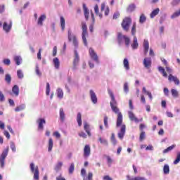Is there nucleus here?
<instances>
[{
  "mask_svg": "<svg viewBox=\"0 0 180 180\" xmlns=\"http://www.w3.org/2000/svg\"><path fill=\"white\" fill-rule=\"evenodd\" d=\"M68 40L69 41H72L73 45L76 49H78V40L77 39V37L71 34V31H68Z\"/></svg>",
  "mask_w": 180,
  "mask_h": 180,
  "instance_id": "7",
  "label": "nucleus"
},
{
  "mask_svg": "<svg viewBox=\"0 0 180 180\" xmlns=\"http://www.w3.org/2000/svg\"><path fill=\"white\" fill-rule=\"evenodd\" d=\"M98 141H100V143L104 146H108V141L106 139H103L101 137H100L98 139Z\"/></svg>",
  "mask_w": 180,
  "mask_h": 180,
  "instance_id": "47",
  "label": "nucleus"
},
{
  "mask_svg": "<svg viewBox=\"0 0 180 180\" xmlns=\"http://www.w3.org/2000/svg\"><path fill=\"white\" fill-rule=\"evenodd\" d=\"M136 9L135 4H130L128 8H127V12H133Z\"/></svg>",
  "mask_w": 180,
  "mask_h": 180,
  "instance_id": "35",
  "label": "nucleus"
},
{
  "mask_svg": "<svg viewBox=\"0 0 180 180\" xmlns=\"http://www.w3.org/2000/svg\"><path fill=\"white\" fill-rule=\"evenodd\" d=\"M129 118L131 122H135V123H139V118L134 115V113L131 111L128 112Z\"/></svg>",
  "mask_w": 180,
  "mask_h": 180,
  "instance_id": "16",
  "label": "nucleus"
},
{
  "mask_svg": "<svg viewBox=\"0 0 180 180\" xmlns=\"http://www.w3.org/2000/svg\"><path fill=\"white\" fill-rule=\"evenodd\" d=\"M9 153V146H8L0 155V164L1 168L5 166V159L8 157V153Z\"/></svg>",
  "mask_w": 180,
  "mask_h": 180,
  "instance_id": "5",
  "label": "nucleus"
},
{
  "mask_svg": "<svg viewBox=\"0 0 180 180\" xmlns=\"http://www.w3.org/2000/svg\"><path fill=\"white\" fill-rule=\"evenodd\" d=\"M150 49V43L148 42V40L144 39L143 41V53L145 56L147 55L148 53V50Z\"/></svg>",
  "mask_w": 180,
  "mask_h": 180,
  "instance_id": "15",
  "label": "nucleus"
},
{
  "mask_svg": "<svg viewBox=\"0 0 180 180\" xmlns=\"http://www.w3.org/2000/svg\"><path fill=\"white\" fill-rule=\"evenodd\" d=\"M84 11V18L86 20H88L89 19V11L88 10V8L85 6V4L83 5Z\"/></svg>",
  "mask_w": 180,
  "mask_h": 180,
  "instance_id": "27",
  "label": "nucleus"
},
{
  "mask_svg": "<svg viewBox=\"0 0 180 180\" xmlns=\"http://www.w3.org/2000/svg\"><path fill=\"white\" fill-rule=\"evenodd\" d=\"M46 18L47 17L44 14L40 15L39 18H38L37 25L39 26H43V22H44V20H46Z\"/></svg>",
  "mask_w": 180,
  "mask_h": 180,
  "instance_id": "21",
  "label": "nucleus"
},
{
  "mask_svg": "<svg viewBox=\"0 0 180 180\" xmlns=\"http://www.w3.org/2000/svg\"><path fill=\"white\" fill-rule=\"evenodd\" d=\"M163 172L165 175H168L169 174V165H165L163 167Z\"/></svg>",
  "mask_w": 180,
  "mask_h": 180,
  "instance_id": "33",
  "label": "nucleus"
},
{
  "mask_svg": "<svg viewBox=\"0 0 180 180\" xmlns=\"http://www.w3.org/2000/svg\"><path fill=\"white\" fill-rule=\"evenodd\" d=\"M158 71H160L161 74H162L163 77H165V78L168 77V75H167V72H165V69H164V68H162V66H160L158 68Z\"/></svg>",
  "mask_w": 180,
  "mask_h": 180,
  "instance_id": "32",
  "label": "nucleus"
},
{
  "mask_svg": "<svg viewBox=\"0 0 180 180\" xmlns=\"http://www.w3.org/2000/svg\"><path fill=\"white\" fill-rule=\"evenodd\" d=\"M84 157L88 158L91 155V146L89 145H85L84 148Z\"/></svg>",
  "mask_w": 180,
  "mask_h": 180,
  "instance_id": "11",
  "label": "nucleus"
},
{
  "mask_svg": "<svg viewBox=\"0 0 180 180\" xmlns=\"http://www.w3.org/2000/svg\"><path fill=\"white\" fill-rule=\"evenodd\" d=\"M127 180H147L144 177L141 176H136L134 178H130V176H127Z\"/></svg>",
  "mask_w": 180,
  "mask_h": 180,
  "instance_id": "34",
  "label": "nucleus"
},
{
  "mask_svg": "<svg viewBox=\"0 0 180 180\" xmlns=\"http://www.w3.org/2000/svg\"><path fill=\"white\" fill-rule=\"evenodd\" d=\"M168 79L169 82H174L175 85H179L180 82L176 76H174L172 75H169Z\"/></svg>",
  "mask_w": 180,
  "mask_h": 180,
  "instance_id": "12",
  "label": "nucleus"
},
{
  "mask_svg": "<svg viewBox=\"0 0 180 180\" xmlns=\"http://www.w3.org/2000/svg\"><path fill=\"white\" fill-rule=\"evenodd\" d=\"M110 141H111L112 144H113V146H116L117 144V141L116 140V138L115 137V134H112Z\"/></svg>",
  "mask_w": 180,
  "mask_h": 180,
  "instance_id": "39",
  "label": "nucleus"
},
{
  "mask_svg": "<svg viewBox=\"0 0 180 180\" xmlns=\"http://www.w3.org/2000/svg\"><path fill=\"white\" fill-rule=\"evenodd\" d=\"M78 63H79V56H78V52L77 50L75 51V58L73 60V70H77V66L78 65Z\"/></svg>",
  "mask_w": 180,
  "mask_h": 180,
  "instance_id": "10",
  "label": "nucleus"
},
{
  "mask_svg": "<svg viewBox=\"0 0 180 180\" xmlns=\"http://www.w3.org/2000/svg\"><path fill=\"white\" fill-rule=\"evenodd\" d=\"M90 96L93 103H98V98L96 97V94H95V92H94V90H90Z\"/></svg>",
  "mask_w": 180,
  "mask_h": 180,
  "instance_id": "20",
  "label": "nucleus"
},
{
  "mask_svg": "<svg viewBox=\"0 0 180 180\" xmlns=\"http://www.w3.org/2000/svg\"><path fill=\"white\" fill-rule=\"evenodd\" d=\"M94 12L96 15H98V13H99V6H98V4H96L94 6Z\"/></svg>",
  "mask_w": 180,
  "mask_h": 180,
  "instance_id": "55",
  "label": "nucleus"
},
{
  "mask_svg": "<svg viewBox=\"0 0 180 180\" xmlns=\"http://www.w3.org/2000/svg\"><path fill=\"white\" fill-rule=\"evenodd\" d=\"M3 29L6 33H8L12 29V22H10L9 25L7 22H4Z\"/></svg>",
  "mask_w": 180,
  "mask_h": 180,
  "instance_id": "19",
  "label": "nucleus"
},
{
  "mask_svg": "<svg viewBox=\"0 0 180 180\" xmlns=\"http://www.w3.org/2000/svg\"><path fill=\"white\" fill-rule=\"evenodd\" d=\"M123 64L125 70H130V65L129 64V60H127V58L124 59Z\"/></svg>",
  "mask_w": 180,
  "mask_h": 180,
  "instance_id": "30",
  "label": "nucleus"
},
{
  "mask_svg": "<svg viewBox=\"0 0 180 180\" xmlns=\"http://www.w3.org/2000/svg\"><path fill=\"white\" fill-rule=\"evenodd\" d=\"M25 109V107L20 105L15 108V112H20V110H23Z\"/></svg>",
  "mask_w": 180,
  "mask_h": 180,
  "instance_id": "54",
  "label": "nucleus"
},
{
  "mask_svg": "<svg viewBox=\"0 0 180 180\" xmlns=\"http://www.w3.org/2000/svg\"><path fill=\"white\" fill-rule=\"evenodd\" d=\"M175 147H176V145H172L169 146L167 148L163 150V154H167V153H169V151H172V150H174Z\"/></svg>",
  "mask_w": 180,
  "mask_h": 180,
  "instance_id": "28",
  "label": "nucleus"
},
{
  "mask_svg": "<svg viewBox=\"0 0 180 180\" xmlns=\"http://www.w3.org/2000/svg\"><path fill=\"white\" fill-rule=\"evenodd\" d=\"M12 92L15 96H19V86L14 85L12 88Z\"/></svg>",
  "mask_w": 180,
  "mask_h": 180,
  "instance_id": "22",
  "label": "nucleus"
},
{
  "mask_svg": "<svg viewBox=\"0 0 180 180\" xmlns=\"http://www.w3.org/2000/svg\"><path fill=\"white\" fill-rule=\"evenodd\" d=\"M59 116L61 122L65 120V113L64 112V109L60 108Z\"/></svg>",
  "mask_w": 180,
  "mask_h": 180,
  "instance_id": "24",
  "label": "nucleus"
},
{
  "mask_svg": "<svg viewBox=\"0 0 180 180\" xmlns=\"http://www.w3.org/2000/svg\"><path fill=\"white\" fill-rule=\"evenodd\" d=\"M147 20V18L146 17V15L141 14L140 18H139V22L140 23H144Z\"/></svg>",
  "mask_w": 180,
  "mask_h": 180,
  "instance_id": "42",
  "label": "nucleus"
},
{
  "mask_svg": "<svg viewBox=\"0 0 180 180\" xmlns=\"http://www.w3.org/2000/svg\"><path fill=\"white\" fill-rule=\"evenodd\" d=\"M89 53L91 60H94V61H96V63H99V58L98 57V54L96 53V52H95V50H94V49L90 48Z\"/></svg>",
  "mask_w": 180,
  "mask_h": 180,
  "instance_id": "8",
  "label": "nucleus"
},
{
  "mask_svg": "<svg viewBox=\"0 0 180 180\" xmlns=\"http://www.w3.org/2000/svg\"><path fill=\"white\" fill-rule=\"evenodd\" d=\"M129 106L131 110H133V109H134V107L133 106V101L129 100Z\"/></svg>",
  "mask_w": 180,
  "mask_h": 180,
  "instance_id": "61",
  "label": "nucleus"
},
{
  "mask_svg": "<svg viewBox=\"0 0 180 180\" xmlns=\"http://www.w3.org/2000/svg\"><path fill=\"white\" fill-rule=\"evenodd\" d=\"M77 122L78 123V126L81 127L82 126V115H81V112L77 113Z\"/></svg>",
  "mask_w": 180,
  "mask_h": 180,
  "instance_id": "25",
  "label": "nucleus"
},
{
  "mask_svg": "<svg viewBox=\"0 0 180 180\" xmlns=\"http://www.w3.org/2000/svg\"><path fill=\"white\" fill-rule=\"evenodd\" d=\"M143 65L145 68H150L151 67V58H145L143 59Z\"/></svg>",
  "mask_w": 180,
  "mask_h": 180,
  "instance_id": "18",
  "label": "nucleus"
},
{
  "mask_svg": "<svg viewBox=\"0 0 180 180\" xmlns=\"http://www.w3.org/2000/svg\"><path fill=\"white\" fill-rule=\"evenodd\" d=\"M94 178V174L92 172H89L86 177H84L83 180H93Z\"/></svg>",
  "mask_w": 180,
  "mask_h": 180,
  "instance_id": "40",
  "label": "nucleus"
},
{
  "mask_svg": "<svg viewBox=\"0 0 180 180\" xmlns=\"http://www.w3.org/2000/svg\"><path fill=\"white\" fill-rule=\"evenodd\" d=\"M5 81L6 82H8V84H11V81H12V77H11V75H6Z\"/></svg>",
  "mask_w": 180,
  "mask_h": 180,
  "instance_id": "48",
  "label": "nucleus"
},
{
  "mask_svg": "<svg viewBox=\"0 0 180 180\" xmlns=\"http://www.w3.org/2000/svg\"><path fill=\"white\" fill-rule=\"evenodd\" d=\"M11 148L13 153H16V146H15V143L11 142Z\"/></svg>",
  "mask_w": 180,
  "mask_h": 180,
  "instance_id": "51",
  "label": "nucleus"
},
{
  "mask_svg": "<svg viewBox=\"0 0 180 180\" xmlns=\"http://www.w3.org/2000/svg\"><path fill=\"white\" fill-rule=\"evenodd\" d=\"M17 75L18 78H20V79H22V78H23V72H22V70H18L17 71Z\"/></svg>",
  "mask_w": 180,
  "mask_h": 180,
  "instance_id": "50",
  "label": "nucleus"
},
{
  "mask_svg": "<svg viewBox=\"0 0 180 180\" xmlns=\"http://www.w3.org/2000/svg\"><path fill=\"white\" fill-rule=\"evenodd\" d=\"M131 47L133 50L139 49V42H137V37L136 36L134 37V41L133 44H131Z\"/></svg>",
  "mask_w": 180,
  "mask_h": 180,
  "instance_id": "23",
  "label": "nucleus"
},
{
  "mask_svg": "<svg viewBox=\"0 0 180 180\" xmlns=\"http://www.w3.org/2000/svg\"><path fill=\"white\" fill-rule=\"evenodd\" d=\"M5 101V96L2 93V91H0V102H4Z\"/></svg>",
  "mask_w": 180,
  "mask_h": 180,
  "instance_id": "57",
  "label": "nucleus"
},
{
  "mask_svg": "<svg viewBox=\"0 0 180 180\" xmlns=\"http://www.w3.org/2000/svg\"><path fill=\"white\" fill-rule=\"evenodd\" d=\"M124 92H129V85L127 84V83H125L124 84Z\"/></svg>",
  "mask_w": 180,
  "mask_h": 180,
  "instance_id": "63",
  "label": "nucleus"
},
{
  "mask_svg": "<svg viewBox=\"0 0 180 180\" xmlns=\"http://www.w3.org/2000/svg\"><path fill=\"white\" fill-rule=\"evenodd\" d=\"M14 61H15L16 65H20V61H22V58L19 56L14 58Z\"/></svg>",
  "mask_w": 180,
  "mask_h": 180,
  "instance_id": "41",
  "label": "nucleus"
},
{
  "mask_svg": "<svg viewBox=\"0 0 180 180\" xmlns=\"http://www.w3.org/2000/svg\"><path fill=\"white\" fill-rule=\"evenodd\" d=\"M130 25H131V18L127 17L122 20L121 26L125 32H127L130 29Z\"/></svg>",
  "mask_w": 180,
  "mask_h": 180,
  "instance_id": "4",
  "label": "nucleus"
},
{
  "mask_svg": "<svg viewBox=\"0 0 180 180\" xmlns=\"http://www.w3.org/2000/svg\"><path fill=\"white\" fill-rule=\"evenodd\" d=\"M53 139L50 138L49 140V148H48V151H51V150H53Z\"/></svg>",
  "mask_w": 180,
  "mask_h": 180,
  "instance_id": "36",
  "label": "nucleus"
},
{
  "mask_svg": "<svg viewBox=\"0 0 180 180\" xmlns=\"http://www.w3.org/2000/svg\"><path fill=\"white\" fill-rule=\"evenodd\" d=\"M126 133V125L122 124L121 126L120 131L118 133V137L120 140H123V137H124V134Z\"/></svg>",
  "mask_w": 180,
  "mask_h": 180,
  "instance_id": "13",
  "label": "nucleus"
},
{
  "mask_svg": "<svg viewBox=\"0 0 180 180\" xmlns=\"http://www.w3.org/2000/svg\"><path fill=\"white\" fill-rule=\"evenodd\" d=\"M108 92L111 98V101L110 102L111 109L112 112L115 113V115H117L116 126L117 127H120V126H122V124L123 123V115H122V112H120V110L117 107V101H116V98H115V94H113L112 90L108 89Z\"/></svg>",
  "mask_w": 180,
  "mask_h": 180,
  "instance_id": "1",
  "label": "nucleus"
},
{
  "mask_svg": "<svg viewBox=\"0 0 180 180\" xmlns=\"http://www.w3.org/2000/svg\"><path fill=\"white\" fill-rule=\"evenodd\" d=\"M84 129L89 136V137H91L92 134H91V126L88 122H84Z\"/></svg>",
  "mask_w": 180,
  "mask_h": 180,
  "instance_id": "17",
  "label": "nucleus"
},
{
  "mask_svg": "<svg viewBox=\"0 0 180 180\" xmlns=\"http://www.w3.org/2000/svg\"><path fill=\"white\" fill-rule=\"evenodd\" d=\"M53 135L56 137V139H60L61 135L58 133V131L53 132Z\"/></svg>",
  "mask_w": 180,
  "mask_h": 180,
  "instance_id": "59",
  "label": "nucleus"
},
{
  "mask_svg": "<svg viewBox=\"0 0 180 180\" xmlns=\"http://www.w3.org/2000/svg\"><path fill=\"white\" fill-rule=\"evenodd\" d=\"M53 64L55 65V68H60V60H58V58H53Z\"/></svg>",
  "mask_w": 180,
  "mask_h": 180,
  "instance_id": "37",
  "label": "nucleus"
},
{
  "mask_svg": "<svg viewBox=\"0 0 180 180\" xmlns=\"http://www.w3.org/2000/svg\"><path fill=\"white\" fill-rule=\"evenodd\" d=\"M57 96L60 99H63V98L64 97V92H63V89H57Z\"/></svg>",
  "mask_w": 180,
  "mask_h": 180,
  "instance_id": "31",
  "label": "nucleus"
},
{
  "mask_svg": "<svg viewBox=\"0 0 180 180\" xmlns=\"http://www.w3.org/2000/svg\"><path fill=\"white\" fill-rule=\"evenodd\" d=\"M101 12H103L104 11V15L105 16L109 15V13L110 12V9L109 8V6H106V4L102 3L101 5Z\"/></svg>",
  "mask_w": 180,
  "mask_h": 180,
  "instance_id": "9",
  "label": "nucleus"
},
{
  "mask_svg": "<svg viewBox=\"0 0 180 180\" xmlns=\"http://www.w3.org/2000/svg\"><path fill=\"white\" fill-rule=\"evenodd\" d=\"M74 169H75V166L74 163H71L69 167V174H72V172H74Z\"/></svg>",
  "mask_w": 180,
  "mask_h": 180,
  "instance_id": "46",
  "label": "nucleus"
},
{
  "mask_svg": "<svg viewBox=\"0 0 180 180\" xmlns=\"http://www.w3.org/2000/svg\"><path fill=\"white\" fill-rule=\"evenodd\" d=\"M104 126L105 127L108 128L109 126L108 125V116L105 115L104 117Z\"/></svg>",
  "mask_w": 180,
  "mask_h": 180,
  "instance_id": "58",
  "label": "nucleus"
},
{
  "mask_svg": "<svg viewBox=\"0 0 180 180\" xmlns=\"http://www.w3.org/2000/svg\"><path fill=\"white\" fill-rule=\"evenodd\" d=\"M79 136L83 139H86V134H85L84 131L79 133Z\"/></svg>",
  "mask_w": 180,
  "mask_h": 180,
  "instance_id": "60",
  "label": "nucleus"
},
{
  "mask_svg": "<svg viewBox=\"0 0 180 180\" xmlns=\"http://www.w3.org/2000/svg\"><path fill=\"white\" fill-rule=\"evenodd\" d=\"M30 169H31V172L34 173V179L39 180V167L37 166L34 168V163H31Z\"/></svg>",
  "mask_w": 180,
  "mask_h": 180,
  "instance_id": "6",
  "label": "nucleus"
},
{
  "mask_svg": "<svg viewBox=\"0 0 180 180\" xmlns=\"http://www.w3.org/2000/svg\"><path fill=\"white\" fill-rule=\"evenodd\" d=\"M107 162L108 164V167H110L112 165V162H113V160H112L111 158H110V156H107Z\"/></svg>",
  "mask_w": 180,
  "mask_h": 180,
  "instance_id": "53",
  "label": "nucleus"
},
{
  "mask_svg": "<svg viewBox=\"0 0 180 180\" xmlns=\"http://www.w3.org/2000/svg\"><path fill=\"white\" fill-rule=\"evenodd\" d=\"M137 27L136 22L133 23L132 27H131V34L132 36H135L136 34V27Z\"/></svg>",
  "mask_w": 180,
  "mask_h": 180,
  "instance_id": "45",
  "label": "nucleus"
},
{
  "mask_svg": "<svg viewBox=\"0 0 180 180\" xmlns=\"http://www.w3.org/2000/svg\"><path fill=\"white\" fill-rule=\"evenodd\" d=\"M171 92L174 98H178L179 96V94L178 93V91H176V89H172Z\"/></svg>",
  "mask_w": 180,
  "mask_h": 180,
  "instance_id": "38",
  "label": "nucleus"
},
{
  "mask_svg": "<svg viewBox=\"0 0 180 180\" xmlns=\"http://www.w3.org/2000/svg\"><path fill=\"white\" fill-rule=\"evenodd\" d=\"M57 56V46H54L53 49V56L56 57Z\"/></svg>",
  "mask_w": 180,
  "mask_h": 180,
  "instance_id": "62",
  "label": "nucleus"
},
{
  "mask_svg": "<svg viewBox=\"0 0 180 180\" xmlns=\"http://www.w3.org/2000/svg\"><path fill=\"white\" fill-rule=\"evenodd\" d=\"M117 39L119 44H122V43H123V40H124L126 46H129V44H130V38L126 37V35H123L122 32H118Z\"/></svg>",
  "mask_w": 180,
  "mask_h": 180,
  "instance_id": "3",
  "label": "nucleus"
},
{
  "mask_svg": "<svg viewBox=\"0 0 180 180\" xmlns=\"http://www.w3.org/2000/svg\"><path fill=\"white\" fill-rule=\"evenodd\" d=\"M63 167V162H59L57 163V165L55 167L56 171H60L61 169V167Z\"/></svg>",
  "mask_w": 180,
  "mask_h": 180,
  "instance_id": "43",
  "label": "nucleus"
},
{
  "mask_svg": "<svg viewBox=\"0 0 180 180\" xmlns=\"http://www.w3.org/2000/svg\"><path fill=\"white\" fill-rule=\"evenodd\" d=\"M35 72L38 77H41V72H40V69L39 68L38 65H37L35 68Z\"/></svg>",
  "mask_w": 180,
  "mask_h": 180,
  "instance_id": "49",
  "label": "nucleus"
},
{
  "mask_svg": "<svg viewBox=\"0 0 180 180\" xmlns=\"http://www.w3.org/2000/svg\"><path fill=\"white\" fill-rule=\"evenodd\" d=\"M60 27L63 31L65 29V19L63 16L60 17Z\"/></svg>",
  "mask_w": 180,
  "mask_h": 180,
  "instance_id": "29",
  "label": "nucleus"
},
{
  "mask_svg": "<svg viewBox=\"0 0 180 180\" xmlns=\"http://www.w3.org/2000/svg\"><path fill=\"white\" fill-rule=\"evenodd\" d=\"M158 13H160V8H155V10H153L150 16V18L151 19H153V18H155V16H157V15H158Z\"/></svg>",
  "mask_w": 180,
  "mask_h": 180,
  "instance_id": "26",
  "label": "nucleus"
},
{
  "mask_svg": "<svg viewBox=\"0 0 180 180\" xmlns=\"http://www.w3.org/2000/svg\"><path fill=\"white\" fill-rule=\"evenodd\" d=\"M146 139V132L144 131H141L140 136H139V140L140 141H143Z\"/></svg>",
  "mask_w": 180,
  "mask_h": 180,
  "instance_id": "44",
  "label": "nucleus"
},
{
  "mask_svg": "<svg viewBox=\"0 0 180 180\" xmlns=\"http://www.w3.org/2000/svg\"><path fill=\"white\" fill-rule=\"evenodd\" d=\"M37 122L38 123V129L43 130L44 129L43 124H46V120H44V118H39L37 120Z\"/></svg>",
  "mask_w": 180,
  "mask_h": 180,
  "instance_id": "14",
  "label": "nucleus"
},
{
  "mask_svg": "<svg viewBox=\"0 0 180 180\" xmlns=\"http://www.w3.org/2000/svg\"><path fill=\"white\" fill-rule=\"evenodd\" d=\"M82 38L84 46H88V41H86V37H88V27L86 26V22H82Z\"/></svg>",
  "mask_w": 180,
  "mask_h": 180,
  "instance_id": "2",
  "label": "nucleus"
},
{
  "mask_svg": "<svg viewBox=\"0 0 180 180\" xmlns=\"http://www.w3.org/2000/svg\"><path fill=\"white\" fill-rule=\"evenodd\" d=\"M46 95H47V96L50 95V84L49 83H46Z\"/></svg>",
  "mask_w": 180,
  "mask_h": 180,
  "instance_id": "52",
  "label": "nucleus"
},
{
  "mask_svg": "<svg viewBox=\"0 0 180 180\" xmlns=\"http://www.w3.org/2000/svg\"><path fill=\"white\" fill-rule=\"evenodd\" d=\"M3 63L5 64V65H11V60L9 59H4Z\"/></svg>",
  "mask_w": 180,
  "mask_h": 180,
  "instance_id": "56",
  "label": "nucleus"
},
{
  "mask_svg": "<svg viewBox=\"0 0 180 180\" xmlns=\"http://www.w3.org/2000/svg\"><path fill=\"white\" fill-rule=\"evenodd\" d=\"M103 180H113V179H112V177L109 176V175L104 176L103 177Z\"/></svg>",
  "mask_w": 180,
  "mask_h": 180,
  "instance_id": "64",
  "label": "nucleus"
}]
</instances>
